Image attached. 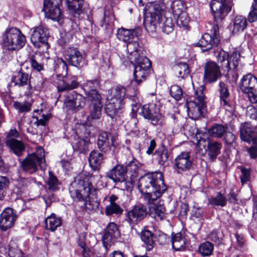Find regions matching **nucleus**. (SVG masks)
Wrapping results in <instances>:
<instances>
[{"instance_id":"f257e3e1","label":"nucleus","mask_w":257,"mask_h":257,"mask_svg":"<svg viewBox=\"0 0 257 257\" xmlns=\"http://www.w3.org/2000/svg\"><path fill=\"white\" fill-rule=\"evenodd\" d=\"M139 187L143 200L147 204L153 205L149 207L151 215L157 220L165 218V208L161 205H156L157 199L167 189L163 174L155 172L144 175L139 179Z\"/></svg>"},{"instance_id":"f03ea898","label":"nucleus","mask_w":257,"mask_h":257,"mask_svg":"<svg viewBox=\"0 0 257 257\" xmlns=\"http://www.w3.org/2000/svg\"><path fill=\"white\" fill-rule=\"evenodd\" d=\"M210 6L214 17V24L211 34H204L199 39L196 46L202 48L203 51L217 46L220 43L219 28L222 20L228 15L231 9V6L226 0H212Z\"/></svg>"},{"instance_id":"7ed1b4c3","label":"nucleus","mask_w":257,"mask_h":257,"mask_svg":"<svg viewBox=\"0 0 257 257\" xmlns=\"http://www.w3.org/2000/svg\"><path fill=\"white\" fill-rule=\"evenodd\" d=\"M69 192L73 199L84 201L85 209L88 213L98 208L99 203L95 196V189L84 175H79L75 178L69 187Z\"/></svg>"},{"instance_id":"20e7f679","label":"nucleus","mask_w":257,"mask_h":257,"mask_svg":"<svg viewBox=\"0 0 257 257\" xmlns=\"http://www.w3.org/2000/svg\"><path fill=\"white\" fill-rule=\"evenodd\" d=\"M158 0H156L157 3ZM160 1L159 5L152 4L150 7V14L151 17H145L144 19V25L146 28L150 27L152 30L155 29L157 24L161 27L164 33L169 34L173 31L174 23L171 18L168 17L164 13L163 10L164 3Z\"/></svg>"},{"instance_id":"39448f33","label":"nucleus","mask_w":257,"mask_h":257,"mask_svg":"<svg viewBox=\"0 0 257 257\" xmlns=\"http://www.w3.org/2000/svg\"><path fill=\"white\" fill-rule=\"evenodd\" d=\"M25 36L17 28L7 29L3 34V47L9 50L20 49L25 45Z\"/></svg>"},{"instance_id":"423d86ee","label":"nucleus","mask_w":257,"mask_h":257,"mask_svg":"<svg viewBox=\"0 0 257 257\" xmlns=\"http://www.w3.org/2000/svg\"><path fill=\"white\" fill-rule=\"evenodd\" d=\"M42 169L46 167L44 150L42 147H38L36 151L29 155L22 162L23 169L31 174L38 170V167Z\"/></svg>"},{"instance_id":"0eeeda50","label":"nucleus","mask_w":257,"mask_h":257,"mask_svg":"<svg viewBox=\"0 0 257 257\" xmlns=\"http://www.w3.org/2000/svg\"><path fill=\"white\" fill-rule=\"evenodd\" d=\"M218 62L221 64L222 69L228 72L230 69H235L238 64L240 55L233 52L230 55L223 50L219 52L216 56Z\"/></svg>"},{"instance_id":"6e6552de","label":"nucleus","mask_w":257,"mask_h":257,"mask_svg":"<svg viewBox=\"0 0 257 257\" xmlns=\"http://www.w3.org/2000/svg\"><path fill=\"white\" fill-rule=\"evenodd\" d=\"M140 113L145 118L150 120L154 124L162 125L163 124L164 120L161 114L160 113L159 108L154 103L152 102L144 105Z\"/></svg>"},{"instance_id":"1a4fd4ad","label":"nucleus","mask_w":257,"mask_h":257,"mask_svg":"<svg viewBox=\"0 0 257 257\" xmlns=\"http://www.w3.org/2000/svg\"><path fill=\"white\" fill-rule=\"evenodd\" d=\"M133 62L136 63L134 72V78L136 81L139 84L144 81L148 76L151 63L148 58L143 56L139 60Z\"/></svg>"},{"instance_id":"9d476101","label":"nucleus","mask_w":257,"mask_h":257,"mask_svg":"<svg viewBox=\"0 0 257 257\" xmlns=\"http://www.w3.org/2000/svg\"><path fill=\"white\" fill-rule=\"evenodd\" d=\"M85 105V97L75 91L67 95L64 101V106L67 110L74 112L83 109Z\"/></svg>"},{"instance_id":"9b49d317","label":"nucleus","mask_w":257,"mask_h":257,"mask_svg":"<svg viewBox=\"0 0 257 257\" xmlns=\"http://www.w3.org/2000/svg\"><path fill=\"white\" fill-rule=\"evenodd\" d=\"M62 0H44L43 10L48 18L59 22L62 19V14L59 6Z\"/></svg>"},{"instance_id":"f8f14e48","label":"nucleus","mask_w":257,"mask_h":257,"mask_svg":"<svg viewBox=\"0 0 257 257\" xmlns=\"http://www.w3.org/2000/svg\"><path fill=\"white\" fill-rule=\"evenodd\" d=\"M48 38L47 29L42 26H39L34 29L31 37V41L35 46L44 47L45 49H48L49 48L47 42Z\"/></svg>"},{"instance_id":"ddd939ff","label":"nucleus","mask_w":257,"mask_h":257,"mask_svg":"<svg viewBox=\"0 0 257 257\" xmlns=\"http://www.w3.org/2000/svg\"><path fill=\"white\" fill-rule=\"evenodd\" d=\"M18 218L16 212L10 207L5 208L0 214V228L6 231L12 228Z\"/></svg>"},{"instance_id":"4468645a","label":"nucleus","mask_w":257,"mask_h":257,"mask_svg":"<svg viewBox=\"0 0 257 257\" xmlns=\"http://www.w3.org/2000/svg\"><path fill=\"white\" fill-rule=\"evenodd\" d=\"M192 166V161L188 152L180 153L174 160V169L180 173L189 171Z\"/></svg>"},{"instance_id":"2eb2a0df","label":"nucleus","mask_w":257,"mask_h":257,"mask_svg":"<svg viewBox=\"0 0 257 257\" xmlns=\"http://www.w3.org/2000/svg\"><path fill=\"white\" fill-rule=\"evenodd\" d=\"M219 67L214 62L206 63L204 68V81L205 83H212L221 76Z\"/></svg>"},{"instance_id":"dca6fc26","label":"nucleus","mask_w":257,"mask_h":257,"mask_svg":"<svg viewBox=\"0 0 257 257\" xmlns=\"http://www.w3.org/2000/svg\"><path fill=\"white\" fill-rule=\"evenodd\" d=\"M147 214V208L143 204L135 205L126 214L127 220L131 224H137Z\"/></svg>"},{"instance_id":"f3484780","label":"nucleus","mask_w":257,"mask_h":257,"mask_svg":"<svg viewBox=\"0 0 257 257\" xmlns=\"http://www.w3.org/2000/svg\"><path fill=\"white\" fill-rule=\"evenodd\" d=\"M256 130V126H252L249 122L241 124L240 126V138L248 144H256V138L254 134Z\"/></svg>"},{"instance_id":"a211bd4d","label":"nucleus","mask_w":257,"mask_h":257,"mask_svg":"<svg viewBox=\"0 0 257 257\" xmlns=\"http://www.w3.org/2000/svg\"><path fill=\"white\" fill-rule=\"evenodd\" d=\"M67 56L69 63L74 66L81 67L86 64L84 55L76 48H69Z\"/></svg>"},{"instance_id":"6ab92c4d","label":"nucleus","mask_w":257,"mask_h":257,"mask_svg":"<svg viewBox=\"0 0 257 257\" xmlns=\"http://www.w3.org/2000/svg\"><path fill=\"white\" fill-rule=\"evenodd\" d=\"M119 234L117 226L114 223L110 222L107 225L102 237L103 243L106 248L118 237Z\"/></svg>"},{"instance_id":"aec40b11","label":"nucleus","mask_w":257,"mask_h":257,"mask_svg":"<svg viewBox=\"0 0 257 257\" xmlns=\"http://www.w3.org/2000/svg\"><path fill=\"white\" fill-rule=\"evenodd\" d=\"M116 144L117 143L115 142V138L113 137L111 139L112 146H110L109 142L108 141V136L106 132L101 133L98 137V148L100 151L103 152L104 153L106 154L111 152L112 154H113L114 151V150H112V147L115 148Z\"/></svg>"},{"instance_id":"412c9836","label":"nucleus","mask_w":257,"mask_h":257,"mask_svg":"<svg viewBox=\"0 0 257 257\" xmlns=\"http://www.w3.org/2000/svg\"><path fill=\"white\" fill-rule=\"evenodd\" d=\"M99 85V83L97 80H87L84 83L83 89L88 100L100 99V95L96 91Z\"/></svg>"},{"instance_id":"4be33fe9","label":"nucleus","mask_w":257,"mask_h":257,"mask_svg":"<svg viewBox=\"0 0 257 257\" xmlns=\"http://www.w3.org/2000/svg\"><path fill=\"white\" fill-rule=\"evenodd\" d=\"M138 40V37H136L127 43L126 50L129 54L128 58L131 62L136 61L142 57L140 56L141 47Z\"/></svg>"},{"instance_id":"5701e85b","label":"nucleus","mask_w":257,"mask_h":257,"mask_svg":"<svg viewBox=\"0 0 257 257\" xmlns=\"http://www.w3.org/2000/svg\"><path fill=\"white\" fill-rule=\"evenodd\" d=\"M142 32V29L140 27L132 30L120 28L117 30V36L120 40L127 43L136 37H138L141 35Z\"/></svg>"},{"instance_id":"b1692460","label":"nucleus","mask_w":257,"mask_h":257,"mask_svg":"<svg viewBox=\"0 0 257 257\" xmlns=\"http://www.w3.org/2000/svg\"><path fill=\"white\" fill-rule=\"evenodd\" d=\"M125 167L116 165L106 173V176L114 182H122L125 180Z\"/></svg>"},{"instance_id":"393cba45","label":"nucleus","mask_w":257,"mask_h":257,"mask_svg":"<svg viewBox=\"0 0 257 257\" xmlns=\"http://www.w3.org/2000/svg\"><path fill=\"white\" fill-rule=\"evenodd\" d=\"M204 87L203 85L197 88L195 91L194 97L197 102L190 101L187 102V109L188 111H190L192 109H194L195 107H205V95L203 93Z\"/></svg>"},{"instance_id":"a878e982","label":"nucleus","mask_w":257,"mask_h":257,"mask_svg":"<svg viewBox=\"0 0 257 257\" xmlns=\"http://www.w3.org/2000/svg\"><path fill=\"white\" fill-rule=\"evenodd\" d=\"M13 81L15 84L19 86L28 85V95L32 93V85L30 82V76L27 73L19 71L13 77Z\"/></svg>"},{"instance_id":"bb28decb","label":"nucleus","mask_w":257,"mask_h":257,"mask_svg":"<svg viewBox=\"0 0 257 257\" xmlns=\"http://www.w3.org/2000/svg\"><path fill=\"white\" fill-rule=\"evenodd\" d=\"M239 85L243 92H248L257 87V78L252 74H248L243 77Z\"/></svg>"},{"instance_id":"cd10ccee","label":"nucleus","mask_w":257,"mask_h":257,"mask_svg":"<svg viewBox=\"0 0 257 257\" xmlns=\"http://www.w3.org/2000/svg\"><path fill=\"white\" fill-rule=\"evenodd\" d=\"M90 101V114L87 117V119H99L101 115L102 105L100 99L89 100Z\"/></svg>"},{"instance_id":"c85d7f7f","label":"nucleus","mask_w":257,"mask_h":257,"mask_svg":"<svg viewBox=\"0 0 257 257\" xmlns=\"http://www.w3.org/2000/svg\"><path fill=\"white\" fill-rule=\"evenodd\" d=\"M126 95V89L121 86H116L111 90L109 99L115 102L124 104Z\"/></svg>"},{"instance_id":"c756f323","label":"nucleus","mask_w":257,"mask_h":257,"mask_svg":"<svg viewBox=\"0 0 257 257\" xmlns=\"http://www.w3.org/2000/svg\"><path fill=\"white\" fill-rule=\"evenodd\" d=\"M123 106V104L108 98L105 106V111L107 115L113 118L119 112Z\"/></svg>"},{"instance_id":"7c9ffc66","label":"nucleus","mask_w":257,"mask_h":257,"mask_svg":"<svg viewBox=\"0 0 257 257\" xmlns=\"http://www.w3.org/2000/svg\"><path fill=\"white\" fill-rule=\"evenodd\" d=\"M89 144V140L88 137L76 138L75 136L72 146L75 151H79L80 153H85L88 150Z\"/></svg>"},{"instance_id":"2f4dec72","label":"nucleus","mask_w":257,"mask_h":257,"mask_svg":"<svg viewBox=\"0 0 257 257\" xmlns=\"http://www.w3.org/2000/svg\"><path fill=\"white\" fill-rule=\"evenodd\" d=\"M219 91L220 93V103L226 109L229 107V97L230 93L227 86L224 82H220L219 83Z\"/></svg>"},{"instance_id":"473e14b6","label":"nucleus","mask_w":257,"mask_h":257,"mask_svg":"<svg viewBox=\"0 0 257 257\" xmlns=\"http://www.w3.org/2000/svg\"><path fill=\"white\" fill-rule=\"evenodd\" d=\"M13 152L17 156H20L25 150L24 144L20 141L15 139H9L6 142Z\"/></svg>"},{"instance_id":"72a5a7b5","label":"nucleus","mask_w":257,"mask_h":257,"mask_svg":"<svg viewBox=\"0 0 257 257\" xmlns=\"http://www.w3.org/2000/svg\"><path fill=\"white\" fill-rule=\"evenodd\" d=\"M103 160L102 154L98 151H92L89 157V162L91 167L94 170H97L101 165Z\"/></svg>"},{"instance_id":"f704fd0d","label":"nucleus","mask_w":257,"mask_h":257,"mask_svg":"<svg viewBox=\"0 0 257 257\" xmlns=\"http://www.w3.org/2000/svg\"><path fill=\"white\" fill-rule=\"evenodd\" d=\"M45 223L47 230L54 231L61 225L62 221L60 217H57L52 213L46 218Z\"/></svg>"},{"instance_id":"c9c22d12","label":"nucleus","mask_w":257,"mask_h":257,"mask_svg":"<svg viewBox=\"0 0 257 257\" xmlns=\"http://www.w3.org/2000/svg\"><path fill=\"white\" fill-rule=\"evenodd\" d=\"M247 26V21L245 17L236 16L233 21L232 32L233 34H237L242 32Z\"/></svg>"},{"instance_id":"e433bc0d","label":"nucleus","mask_w":257,"mask_h":257,"mask_svg":"<svg viewBox=\"0 0 257 257\" xmlns=\"http://www.w3.org/2000/svg\"><path fill=\"white\" fill-rule=\"evenodd\" d=\"M222 145L217 142H208L207 144L208 155L213 160L220 154Z\"/></svg>"},{"instance_id":"4c0bfd02","label":"nucleus","mask_w":257,"mask_h":257,"mask_svg":"<svg viewBox=\"0 0 257 257\" xmlns=\"http://www.w3.org/2000/svg\"><path fill=\"white\" fill-rule=\"evenodd\" d=\"M69 11L74 17L79 16L81 12V8L83 0H65Z\"/></svg>"},{"instance_id":"58836bf2","label":"nucleus","mask_w":257,"mask_h":257,"mask_svg":"<svg viewBox=\"0 0 257 257\" xmlns=\"http://www.w3.org/2000/svg\"><path fill=\"white\" fill-rule=\"evenodd\" d=\"M141 238L142 240L146 244L148 250H150L153 248L155 243L153 234L150 231L148 230H144L142 231L141 232Z\"/></svg>"},{"instance_id":"ea45409f","label":"nucleus","mask_w":257,"mask_h":257,"mask_svg":"<svg viewBox=\"0 0 257 257\" xmlns=\"http://www.w3.org/2000/svg\"><path fill=\"white\" fill-rule=\"evenodd\" d=\"M78 86L79 83L76 80H67L66 82L63 80L58 84L57 89L60 92L72 90L77 88Z\"/></svg>"},{"instance_id":"a19ab883","label":"nucleus","mask_w":257,"mask_h":257,"mask_svg":"<svg viewBox=\"0 0 257 257\" xmlns=\"http://www.w3.org/2000/svg\"><path fill=\"white\" fill-rule=\"evenodd\" d=\"M225 132V127L219 124L215 123L208 130L210 136L214 138H221Z\"/></svg>"},{"instance_id":"79ce46f5","label":"nucleus","mask_w":257,"mask_h":257,"mask_svg":"<svg viewBox=\"0 0 257 257\" xmlns=\"http://www.w3.org/2000/svg\"><path fill=\"white\" fill-rule=\"evenodd\" d=\"M141 166V165L137 160L131 161L125 167L126 173L127 172L130 174L132 178H136L138 177Z\"/></svg>"},{"instance_id":"37998d69","label":"nucleus","mask_w":257,"mask_h":257,"mask_svg":"<svg viewBox=\"0 0 257 257\" xmlns=\"http://www.w3.org/2000/svg\"><path fill=\"white\" fill-rule=\"evenodd\" d=\"M154 155L157 156L156 159L161 165H164L168 161V151L164 146L159 148Z\"/></svg>"},{"instance_id":"c03bdc74","label":"nucleus","mask_w":257,"mask_h":257,"mask_svg":"<svg viewBox=\"0 0 257 257\" xmlns=\"http://www.w3.org/2000/svg\"><path fill=\"white\" fill-rule=\"evenodd\" d=\"M36 182V181L35 179L32 177L28 178L20 177L17 181L16 186L21 191H22L26 188H28L29 186L33 184H35Z\"/></svg>"},{"instance_id":"a18cd8bd","label":"nucleus","mask_w":257,"mask_h":257,"mask_svg":"<svg viewBox=\"0 0 257 257\" xmlns=\"http://www.w3.org/2000/svg\"><path fill=\"white\" fill-rule=\"evenodd\" d=\"M172 247L176 250H180L184 248L185 241L183 239L180 233H176L172 235Z\"/></svg>"},{"instance_id":"49530a36","label":"nucleus","mask_w":257,"mask_h":257,"mask_svg":"<svg viewBox=\"0 0 257 257\" xmlns=\"http://www.w3.org/2000/svg\"><path fill=\"white\" fill-rule=\"evenodd\" d=\"M176 74L178 77L184 78L188 76L189 73V70L188 65L184 63H180L177 64L174 68Z\"/></svg>"},{"instance_id":"de8ad7c7","label":"nucleus","mask_w":257,"mask_h":257,"mask_svg":"<svg viewBox=\"0 0 257 257\" xmlns=\"http://www.w3.org/2000/svg\"><path fill=\"white\" fill-rule=\"evenodd\" d=\"M213 245L209 241L201 244L199 247V252L203 256H209L213 250Z\"/></svg>"},{"instance_id":"09e8293b","label":"nucleus","mask_w":257,"mask_h":257,"mask_svg":"<svg viewBox=\"0 0 257 257\" xmlns=\"http://www.w3.org/2000/svg\"><path fill=\"white\" fill-rule=\"evenodd\" d=\"M173 13L175 16L186 12L184 2L181 0L174 1L171 6Z\"/></svg>"},{"instance_id":"8fccbe9b","label":"nucleus","mask_w":257,"mask_h":257,"mask_svg":"<svg viewBox=\"0 0 257 257\" xmlns=\"http://www.w3.org/2000/svg\"><path fill=\"white\" fill-rule=\"evenodd\" d=\"M10 184L9 179L6 177L0 176V201L5 198L7 194V189Z\"/></svg>"},{"instance_id":"3c124183","label":"nucleus","mask_w":257,"mask_h":257,"mask_svg":"<svg viewBox=\"0 0 257 257\" xmlns=\"http://www.w3.org/2000/svg\"><path fill=\"white\" fill-rule=\"evenodd\" d=\"M9 255L10 257H25L23 253L18 249L16 243L10 241L9 245Z\"/></svg>"},{"instance_id":"603ef678","label":"nucleus","mask_w":257,"mask_h":257,"mask_svg":"<svg viewBox=\"0 0 257 257\" xmlns=\"http://www.w3.org/2000/svg\"><path fill=\"white\" fill-rule=\"evenodd\" d=\"M209 202L213 206H224L226 204L225 197L220 193H218L216 197H211Z\"/></svg>"},{"instance_id":"864d4df0","label":"nucleus","mask_w":257,"mask_h":257,"mask_svg":"<svg viewBox=\"0 0 257 257\" xmlns=\"http://www.w3.org/2000/svg\"><path fill=\"white\" fill-rule=\"evenodd\" d=\"M177 18L176 23L180 27H186L190 19L186 12L175 16Z\"/></svg>"},{"instance_id":"5fc2aeb1","label":"nucleus","mask_w":257,"mask_h":257,"mask_svg":"<svg viewBox=\"0 0 257 257\" xmlns=\"http://www.w3.org/2000/svg\"><path fill=\"white\" fill-rule=\"evenodd\" d=\"M170 93L176 100H180L183 96V90L182 88L177 85H172L170 89Z\"/></svg>"},{"instance_id":"6e6d98bb","label":"nucleus","mask_w":257,"mask_h":257,"mask_svg":"<svg viewBox=\"0 0 257 257\" xmlns=\"http://www.w3.org/2000/svg\"><path fill=\"white\" fill-rule=\"evenodd\" d=\"M127 103H129L132 107V117H135L137 115V113L140 106V104L139 100L136 97L133 98H128L127 99Z\"/></svg>"},{"instance_id":"4d7b16f0","label":"nucleus","mask_w":257,"mask_h":257,"mask_svg":"<svg viewBox=\"0 0 257 257\" xmlns=\"http://www.w3.org/2000/svg\"><path fill=\"white\" fill-rule=\"evenodd\" d=\"M122 210L116 203H112L106 206L105 208V214L107 215H112L113 214H119L122 213Z\"/></svg>"},{"instance_id":"13d9d810","label":"nucleus","mask_w":257,"mask_h":257,"mask_svg":"<svg viewBox=\"0 0 257 257\" xmlns=\"http://www.w3.org/2000/svg\"><path fill=\"white\" fill-rule=\"evenodd\" d=\"M49 190L55 191L58 189L59 182L57 178L51 172H49V177L47 181Z\"/></svg>"},{"instance_id":"bf43d9fd","label":"nucleus","mask_w":257,"mask_h":257,"mask_svg":"<svg viewBox=\"0 0 257 257\" xmlns=\"http://www.w3.org/2000/svg\"><path fill=\"white\" fill-rule=\"evenodd\" d=\"M89 133L84 124H79L77 125L75 131V136L80 138L88 137Z\"/></svg>"},{"instance_id":"052dcab7","label":"nucleus","mask_w":257,"mask_h":257,"mask_svg":"<svg viewBox=\"0 0 257 257\" xmlns=\"http://www.w3.org/2000/svg\"><path fill=\"white\" fill-rule=\"evenodd\" d=\"M246 115L251 119L257 118V109L252 105H249L246 107Z\"/></svg>"},{"instance_id":"680f3d73","label":"nucleus","mask_w":257,"mask_h":257,"mask_svg":"<svg viewBox=\"0 0 257 257\" xmlns=\"http://www.w3.org/2000/svg\"><path fill=\"white\" fill-rule=\"evenodd\" d=\"M252 10L250 12L248 15V21L250 23L257 21V6L255 4H252Z\"/></svg>"},{"instance_id":"e2e57ef3","label":"nucleus","mask_w":257,"mask_h":257,"mask_svg":"<svg viewBox=\"0 0 257 257\" xmlns=\"http://www.w3.org/2000/svg\"><path fill=\"white\" fill-rule=\"evenodd\" d=\"M245 93L247 94L248 98L251 103H257V87Z\"/></svg>"},{"instance_id":"0e129e2a","label":"nucleus","mask_w":257,"mask_h":257,"mask_svg":"<svg viewBox=\"0 0 257 257\" xmlns=\"http://www.w3.org/2000/svg\"><path fill=\"white\" fill-rule=\"evenodd\" d=\"M250 174L248 170L242 168L241 169V175L240 176V180L242 184L247 183L249 181Z\"/></svg>"},{"instance_id":"69168bd1","label":"nucleus","mask_w":257,"mask_h":257,"mask_svg":"<svg viewBox=\"0 0 257 257\" xmlns=\"http://www.w3.org/2000/svg\"><path fill=\"white\" fill-rule=\"evenodd\" d=\"M204 107H195L194 109H192L190 111H189V113H191L192 115V117L194 119L198 118L202 115V110Z\"/></svg>"},{"instance_id":"338daca9","label":"nucleus","mask_w":257,"mask_h":257,"mask_svg":"<svg viewBox=\"0 0 257 257\" xmlns=\"http://www.w3.org/2000/svg\"><path fill=\"white\" fill-rule=\"evenodd\" d=\"M224 139L226 144L231 145L232 144L235 139V136L231 133L230 132H225Z\"/></svg>"},{"instance_id":"774afa93","label":"nucleus","mask_w":257,"mask_h":257,"mask_svg":"<svg viewBox=\"0 0 257 257\" xmlns=\"http://www.w3.org/2000/svg\"><path fill=\"white\" fill-rule=\"evenodd\" d=\"M227 197L228 201L230 203L234 204L238 203V199L237 194L232 190H231L230 192L228 193Z\"/></svg>"}]
</instances>
